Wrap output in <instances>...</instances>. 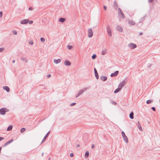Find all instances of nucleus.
I'll list each match as a JSON object with an SVG mask.
<instances>
[{"label": "nucleus", "mask_w": 160, "mask_h": 160, "mask_svg": "<svg viewBox=\"0 0 160 160\" xmlns=\"http://www.w3.org/2000/svg\"><path fill=\"white\" fill-rule=\"evenodd\" d=\"M97 57V56L96 54H93L92 56V59H95Z\"/></svg>", "instance_id": "29"}, {"label": "nucleus", "mask_w": 160, "mask_h": 160, "mask_svg": "<svg viewBox=\"0 0 160 160\" xmlns=\"http://www.w3.org/2000/svg\"><path fill=\"white\" fill-rule=\"evenodd\" d=\"M103 8L105 10H106L107 8V7L106 6H104L103 7Z\"/></svg>", "instance_id": "46"}, {"label": "nucleus", "mask_w": 160, "mask_h": 160, "mask_svg": "<svg viewBox=\"0 0 160 160\" xmlns=\"http://www.w3.org/2000/svg\"><path fill=\"white\" fill-rule=\"evenodd\" d=\"M64 64L65 66H70L71 65V62L68 60H66L64 61Z\"/></svg>", "instance_id": "13"}, {"label": "nucleus", "mask_w": 160, "mask_h": 160, "mask_svg": "<svg viewBox=\"0 0 160 160\" xmlns=\"http://www.w3.org/2000/svg\"><path fill=\"white\" fill-rule=\"evenodd\" d=\"M67 48H68V49L69 50L71 49L72 48V47L71 46L68 45L67 46Z\"/></svg>", "instance_id": "32"}, {"label": "nucleus", "mask_w": 160, "mask_h": 160, "mask_svg": "<svg viewBox=\"0 0 160 160\" xmlns=\"http://www.w3.org/2000/svg\"><path fill=\"white\" fill-rule=\"evenodd\" d=\"M151 109H152L154 111H156V109H155V108L154 107H152L151 108Z\"/></svg>", "instance_id": "38"}, {"label": "nucleus", "mask_w": 160, "mask_h": 160, "mask_svg": "<svg viewBox=\"0 0 160 160\" xmlns=\"http://www.w3.org/2000/svg\"><path fill=\"white\" fill-rule=\"evenodd\" d=\"M4 49L3 48H0V52H2L4 51Z\"/></svg>", "instance_id": "36"}, {"label": "nucleus", "mask_w": 160, "mask_h": 160, "mask_svg": "<svg viewBox=\"0 0 160 160\" xmlns=\"http://www.w3.org/2000/svg\"><path fill=\"white\" fill-rule=\"evenodd\" d=\"M74 154L73 153H71L70 154V156L71 157H72L73 156Z\"/></svg>", "instance_id": "42"}, {"label": "nucleus", "mask_w": 160, "mask_h": 160, "mask_svg": "<svg viewBox=\"0 0 160 160\" xmlns=\"http://www.w3.org/2000/svg\"><path fill=\"white\" fill-rule=\"evenodd\" d=\"M40 40L42 42H44L45 41V39L43 38H40Z\"/></svg>", "instance_id": "30"}, {"label": "nucleus", "mask_w": 160, "mask_h": 160, "mask_svg": "<svg viewBox=\"0 0 160 160\" xmlns=\"http://www.w3.org/2000/svg\"><path fill=\"white\" fill-rule=\"evenodd\" d=\"M100 79L103 81H105L107 79V76H102L100 77Z\"/></svg>", "instance_id": "14"}, {"label": "nucleus", "mask_w": 160, "mask_h": 160, "mask_svg": "<svg viewBox=\"0 0 160 160\" xmlns=\"http://www.w3.org/2000/svg\"><path fill=\"white\" fill-rule=\"evenodd\" d=\"M118 12H119V13H118V14L119 15V13H121V12H122V11L121 9L120 8H119L118 9Z\"/></svg>", "instance_id": "37"}, {"label": "nucleus", "mask_w": 160, "mask_h": 160, "mask_svg": "<svg viewBox=\"0 0 160 160\" xmlns=\"http://www.w3.org/2000/svg\"><path fill=\"white\" fill-rule=\"evenodd\" d=\"M88 37L89 38H91L93 35V33L91 28H89L88 30Z\"/></svg>", "instance_id": "5"}, {"label": "nucleus", "mask_w": 160, "mask_h": 160, "mask_svg": "<svg viewBox=\"0 0 160 160\" xmlns=\"http://www.w3.org/2000/svg\"><path fill=\"white\" fill-rule=\"evenodd\" d=\"M50 131H49V132H48L46 134L45 136V137H44V138H43L41 144L42 143H43L44 142L46 139V138L47 137H48V136H49V133L50 132Z\"/></svg>", "instance_id": "8"}, {"label": "nucleus", "mask_w": 160, "mask_h": 160, "mask_svg": "<svg viewBox=\"0 0 160 160\" xmlns=\"http://www.w3.org/2000/svg\"><path fill=\"white\" fill-rule=\"evenodd\" d=\"M89 152L88 151H87L85 153V156L86 157L88 158L89 157Z\"/></svg>", "instance_id": "28"}, {"label": "nucleus", "mask_w": 160, "mask_h": 160, "mask_svg": "<svg viewBox=\"0 0 160 160\" xmlns=\"http://www.w3.org/2000/svg\"><path fill=\"white\" fill-rule=\"evenodd\" d=\"M29 21V20L28 19H24L20 23L22 24H27Z\"/></svg>", "instance_id": "12"}, {"label": "nucleus", "mask_w": 160, "mask_h": 160, "mask_svg": "<svg viewBox=\"0 0 160 160\" xmlns=\"http://www.w3.org/2000/svg\"><path fill=\"white\" fill-rule=\"evenodd\" d=\"M145 17V16H144L142 18H141V20H142V21L144 19V18Z\"/></svg>", "instance_id": "45"}, {"label": "nucleus", "mask_w": 160, "mask_h": 160, "mask_svg": "<svg viewBox=\"0 0 160 160\" xmlns=\"http://www.w3.org/2000/svg\"><path fill=\"white\" fill-rule=\"evenodd\" d=\"M118 73L119 71H115L114 73H111L110 76L111 77H115L118 75Z\"/></svg>", "instance_id": "11"}, {"label": "nucleus", "mask_w": 160, "mask_h": 160, "mask_svg": "<svg viewBox=\"0 0 160 160\" xmlns=\"http://www.w3.org/2000/svg\"><path fill=\"white\" fill-rule=\"evenodd\" d=\"M76 104V103L74 102V103H71L70 104V106H74V105H75Z\"/></svg>", "instance_id": "40"}, {"label": "nucleus", "mask_w": 160, "mask_h": 160, "mask_svg": "<svg viewBox=\"0 0 160 160\" xmlns=\"http://www.w3.org/2000/svg\"><path fill=\"white\" fill-rule=\"evenodd\" d=\"M21 59L22 60L26 62H28V60L26 58L23 57H21Z\"/></svg>", "instance_id": "23"}, {"label": "nucleus", "mask_w": 160, "mask_h": 160, "mask_svg": "<svg viewBox=\"0 0 160 160\" xmlns=\"http://www.w3.org/2000/svg\"><path fill=\"white\" fill-rule=\"evenodd\" d=\"M107 50L105 49L102 50V55H105L106 54Z\"/></svg>", "instance_id": "21"}, {"label": "nucleus", "mask_w": 160, "mask_h": 160, "mask_svg": "<svg viewBox=\"0 0 160 160\" xmlns=\"http://www.w3.org/2000/svg\"><path fill=\"white\" fill-rule=\"evenodd\" d=\"M117 29L118 31L122 32V29L121 27L120 26H118L117 27Z\"/></svg>", "instance_id": "20"}, {"label": "nucleus", "mask_w": 160, "mask_h": 160, "mask_svg": "<svg viewBox=\"0 0 160 160\" xmlns=\"http://www.w3.org/2000/svg\"><path fill=\"white\" fill-rule=\"evenodd\" d=\"M61 62V59H54V62L56 64H58Z\"/></svg>", "instance_id": "18"}, {"label": "nucleus", "mask_w": 160, "mask_h": 160, "mask_svg": "<svg viewBox=\"0 0 160 160\" xmlns=\"http://www.w3.org/2000/svg\"><path fill=\"white\" fill-rule=\"evenodd\" d=\"M134 113L132 111L129 114V117L131 119H133L134 118Z\"/></svg>", "instance_id": "16"}, {"label": "nucleus", "mask_w": 160, "mask_h": 160, "mask_svg": "<svg viewBox=\"0 0 160 160\" xmlns=\"http://www.w3.org/2000/svg\"><path fill=\"white\" fill-rule=\"evenodd\" d=\"M2 11L0 12V18H2Z\"/></svg>", "instance_id": "39"}, {"label": "nucleus", "mask_w": 160, "mask_h": 160, "mask_svg": "<svg viewBox=\"0 0 160 160\" xmlns=\"http://www.w3.org/2000/svg\"><path fill=\"white\" fill-rule=\"evenodd\" d=\"M120 13L121 15L122 16V18H125V16H124V15L123 13V12H121Z\"/></svg>", "instance_id": "34"}, {"label": "nucleus", "mask_w": 160, "mask_h": 160, "mask_svg": "<svg viewBox=\"0 0 160 160\" xmlns=\"http://www.w3.org/2000/svg\"><path fill=\"white\" fill-rule=\"evenodd\" d=\"M107 30L108 34L110 37H112V30L110 27L109 26H107Z\"/></svg>", "instance_id": "2"}, {"label": "nucleus", "mask_w": 160, "mask_h": 160, "mask_svg": "<svg viewBox=\"0 0 160 160\" xmlns=\"http://www.w3.org/2000/svg\"><path fill=\"white\" fill-rule=\"evenodd\" d=\"M12 33L14 35H16L17 33V32L16 30H13Z\"/></svg>", "instance_id": "31"}, {"label": "nucleus", "mask_w": 160, "mask_h": 160, "mask_svg": "<svg viewBox=\"0 0 160 160\" xmlns=\"http://www.w3.org/2000/svg\"><path fill=\"white\" fill-rule=\"evenodd\" d=\"M154 0H148V2L149 3L152 2Z\"/></svg>", "instance_id": "48"}, {"label": "nucleus", "mask_w": 160, "mask_h": 160, "mask_svg": "<svg viewBox=\"0 0 160 160\" xmlns=\"http://www.w3.org/2000/svg\"><path fill=\"white\" fill-rule=\"evenodd\" d=\"M43 154H44V153L43 152H42V154H41V155L42 156H43Z\"/></svg>", "instance_id": "54"}, {"label": "nucleus", "mask_w": 160, "mask_h": 160, "mask_svg": "<svg viewBox=\"0 0 160 160\" xmlns=\"http://www.w3.org/2000/svg\"><path fill=\"white\" fill-rule=\"evenodd\" d=\"M94 72L95 73V77L97 79H99V76L98 73V71L96 68H94Z\"/></svg>", "instance_id": "10"}, {"label": "nucleus", "mask_w": 160, "mask_h": 160, "mask_svg": "<svg viewBox=\"0 0 160 160\" xmlns=\"http://www.w3.org/2000/svg\"><path fill=\"white\" fill-rule=\"evenodd\" d=\"M156 1L157 2V0H156Z\"/></svg>", "instance_id": "57"}, {"label": "nucleus", "mask_w": 160, "mask_h": 160, "mask_svg": "<svg viewBox=\"0 0 160 160\" xmlns=\"http://www.w3.org/2000/svg\"><path fill=\"white\" fill-rule=\"evenodd\" d=\"M153 102V100H148L146 101V103L147 104H149Z\"/></svg>", "instance_id": "26"}, {"label": "nucleus", "mask_w": 160, "mask_h": 160, "mask_svg": "<svg viewBox=\"0 0 160 160\" xmlns=\"http://www.w3.org/2000/svg\"><path fill=\"white\" fill-rule=\"evenodd\" d=\"M128 46L132 49H134L137 47V45L136 44L132 43L129 44Z\"/></svg>", "instance_id": "7"}, {"label": "nucleus", "mask_w": 160, "mask_h": 160, "mask_svg": "<svg viewBox=\"0 0 160 160\" xmlns=\"http://www.w3.org/2000/svg\"><path fill=\"white\" fill-rule=\"evenodd\" d=\"M121 133L124 141L126 143H127L128 141L127 136L126 135L124 132L123 131H122Z\"/></svg>", "instance_id": "3"}, {"label": "nucleus", "mask_w": 160, "mask_h": 160, "mask_svg": "<svg viewBox=\"0 0 160 160\" xmlns=\"http://www.w3.org/2000/svg\"><path fill=\"white\" fill-rule=\"evenodd\" d=\"M65 20L66 19L65 18H59V21L61 22H63L65 21Z\"/></svg>", "instance_id": "17"}, {"label": "nucleus", "mask_w": 160, "mask_h": 160, "mask_svg": "<svg viewBox=\"0 0 160 160\" xmlns=\"http://www.w3.org/2000/svg\"><path fill=\"white\" fill-rule=\"evenodd\" d=\"M28 9L29 10H32L33 9V8L32 7H30Z\"/></svg>", "instance_id": "44"}, {"label": "nucleus", "mask_w": 160, "mask_h": 160, "mask_svg": "<svg viewBox=\"0 0 160 160\" xmlns=\"http://www.w3.org/2000/svg\"><path fill=\"white\" fill-rule=\"evenodd\" d=\"M138 127L140 130H142V128L140 126V123L139 122H138Z\"/></svg>", "instance_id": "24"}, {"label": "nucleus", "mask_w": 160, "mask_h": 160, "mask_svg": "<svg viewBox=\"0 0 160 160\" xmlns=\"http://www.w3.org/2000/svg\"><path fill=\"white\" fill-rule=\"evenodd\" d=\"M88 89V88H84V89L81 90L78 93L77 95L76 96L75 98H77L78 97H79V96H80L83 93L87 91V89Z\"/></svg>", "instance_id": "1"}, {"label": "nucleus", "mask_w": 160, "mask_h": 160, "mask_svg": "<svg viewBox=\"0 0 160 160\" xmlns=\"http://www.w3.org/2000/svg\"><path fill=\"white\" fill-rule=\"evenodd\" d=\"M113 6L114 7L117 6V2L116 1H115L113 3Z\"/></svg>", "instance_id": "33"}, {"label": "nucleus", "mask_w": 160, "mask_h": 160, "mask_svg": "<svg viewBox=\"0 0 160 160\" xmlns=\"http://www.w3.org/2000/svg\"><path fill=\"white\" fill-rule=\"evenodd\" d=\"M28 22H29V24H31L33 23V22L32 21H29Z\"/></svg>", "instance_id": "41"}, {"label": "nucleus", "mask_w": 160, "mask_h": 160, "mask_svg": "<svg viewBox=\"0 0 160 160\" xmlns=\"http://www.w3.org/2000/svg\"><path fill=\"white\" fill-rule=\"evenodd\" d=\"M77 147H80V145H79V144H77Z\"/></svg>", "instance_id": "52"}, {"label": "nucleus", "mask_w": 160, "mask_h": 160, "mask_svg": "<svg viewBox=\"0 0 160 160\" xmlns=\"http://www.w3.org/2000/svg\"><path fill=\"white\" fill-rule=\"evenodd\" d=\"M13 141V140L12 139H11L10 140L8 141L3 145V147H6L9 144L12 142Z\"/></svg>", "instance_id": "9"}, {"label": "nucleus", "mask_w": 160, "mask_h": 160, "mask_svg": "<svg viewBox=\"0 0 160 160\" xmlns=\"http://www.w3.org/2000/svg\"><path fill=\"white\" fill-rule=\"evenodd\" d=\"M51 77V75L50 74H48L47 76V77L48 78H50Z\"/></svg>", "instance_id": "47"}, {"label": "nucleus", "mask_w": 160, "mask_h": 160, "mask_svg": "<svg viewBox=\"0 0 160 160\" xmlns=\"http://www.w3.org/2000/svg\"><path fill=\"white\" fill-rule=\"evenodd\" d=\"M112 102H113V103L115 105H116L117 104V103L116 102L113 101Z\"/></svg>", "instance_id": "50"}, {"label": "nucleus", "mask_w": 160, "mask_h": 160, "mask_svg": "<svg viewBox=\"0 0 160 160\" xmlns=\"http://www.w3.org/2000/svg\"><path fill=\"white\" fill-rule=\"evenodd\" d=\"M13 126L12 125H11L9 126L7 128V131H11L12 128Z\"/></svg>", "instance_id": "22"}, {"label": "nucleus", "mask_w": 160, "mask_h": 160, "mask_svg": "<svg viewBox=\"0 0 160 160\" xmlns=\"http://www.w3.org/2000/svg\"><path fill=\"white\" fill-rule=\"evenodd\" d=\"M141 22V20L139 22Z\"/></svg>", "instance_id": "56"}, {"label": "nucleus", "mask_w": 160, "mask_h": 160, "mask_svg": "<svg viewBox=\"0 0 160 160\" xmlns=\"http://www.w3.org/2000/svg\"><path fill=\"white\" fill-rule=\"evenodd\" d=\"M4 138L1 137H0V141L3 140Z\"/></svg>", "instance_id": "43"}, {"label": "nucleus", "mask_w": 160, "mask_h": 160, "mask_svg": "<svg viewBox=\"0 0 160 160\" xmlns=\"http://www.w3.org/2000/svg\"><path fill=\"white\" fill-rule=\"evenodd\" d=\"M128 23L131 25H134L135 23L132 20H129Z\"/></svg>", "instance_id": "19"}, {"label": "nucleus", "mask_w": 160, "mask_h": 160, "mask_svg": "<svg viewBox=\"0 0 160 160\" xmlns=\"http://www.w3.org/2000/svg\"><path fill=\"white\" fill-rule=\"evenodd\" d=\"M94 147V144H92V148H93Z\"/></svg>", "instance_id": "49"}, {"label": "nucleus", "mask_w": 160, "mask_h": 160, "mask_svg": "<svg viewBox=\"0 0 160 160\" xmlns=\"http://www.w3.org/2000/svg\"><path fill=\"white\" fill-rule=\"evenodd\" d=\"M48 159V160H50V157H49Z\"/></svg>", "instance_id": "55"}, {"label": "nucleus", "mask_w": 160, "mask_h": 160, "mask_svg": "<svg viewBox=\"0 0 160 160\" xmlns=\"http://www.w3.org/2000/svg\"><path fill=\"white\" fill-rule=\"evenodd\" d=\"M6 111V108H3L0 109V114L2 115H4L5 114Z\"/></svg>", "instance_id": "6"}, {"label": "nucleus", "mask_w": 160, "mask_h": 160, "mask_svg": "<svg viewBox=\"0 0 160 160\" xmlns=\"http://www.w3.org/2000/svg\"><path fill=\"white\" fill-rule=\"evenodd\" d=\"M126 82L125 81V80H124L119 84L118 87L121 89L125 85Z\"/></svg>", "instance_id": "4"}, {"label": "nucleus", "mask_w": 160, "mask_h": 160, "mask_svg": "<svg viewBox=\"0 0 160 160\" xmlns=\"http://www.w3.org/2000/svg\"><path fill=\"white\" fill-rule=\"evenodd\" d=\"M29 43L30 44V45H32L33 44V42L31 40V41H29Z\"/></svg>", "instance_id": "35"}, {"label": "nucleus", "mask_w": 160, "mask_h": 160, "mask_svg": "<svg viewBox=\"0 0 160 160\" xmlns=\"http://www.w3.org/2000/svg\"><path fill=\"white\" fill-rule=\"evenodd\" d=\"M3 88L4 90H5L8 92H9L10 91L9 88L7 86H4L3 87Z\"/></svg>", "instance_id": "15"}, {"label": "nucleus", "mask_w": 160, "mask_h": 160, "mask_svg": "<svg viewBox=\"0 0 160 160\" xmlns=\"http://www.w3.org/2000/svg\"><path fill=\"white\" fill-rule=\"evenodd\" d=\"M121 89L119 87L118 88L116 89H115L114 91V93H117L118 92H119L120 90Z\"/></svg>", "instance_id": "25"}, {"label": "nucleus", "mask_w": 160, "mask_h": 160, "mask_svg": "<svg viewBox=\"0 0 160 160\" xmlns=\"http://www.w3.org/2000/svg\"><path fill=\"white\" fill-rule=\"evenodd\" d=\"M15 60H12V63H14L15 62Z\"/></svg>", "instance_id": "53"}, {"label": "nucleus", "mask_w": 160, "mask_h": 160, "mask_svg": "<svg viewBox=\"0 0 160 160\" xmlns=\"http://www.w3.org/2000/svg\"><path fill=\"white\" fill-rule=\"evenodd\" d=\"M26 128H22L20 130V132L21 133H23L26 131Z\"/></svg>", "instance_id": "27"}, {"label": "nucleus", "mask_w": 160, "mask_h": 160, "mask_svg": "<svg viewBox=\"0 0 160 160\" xmlns=\"http://www.w3.org/2000/svg\"><path fill=\"white\" fill-rule=\"evenodd\" d=\"M108 0V1H110V0Z\"/></svg>", "instance_id": "58"}, {"label": "nucleus", "mask_w": 160, "mask_h": 160, "mask_svg": "<svg viewBox=\"0 0 160 160\" xmlns=\"http://www.w3.org/2000/svg\"><path fill=\"white\" fill-rule=\"evenodd\" d=\"M139 35L140 36H141L142 35V32H140L139 33Z\"/></svg>", "instance_id": "51"}]
</instances>
